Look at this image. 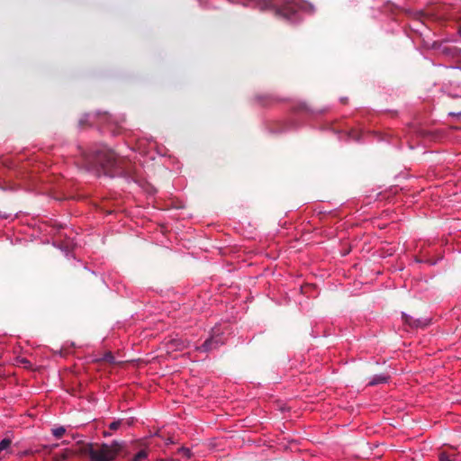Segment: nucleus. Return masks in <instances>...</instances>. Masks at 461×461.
<instances>
[{"instance_id":"obj_1","label":"nucleus","mask_w":461,"mask_h":461,"mask_svg":"<svg viewBox=\"0 0 461 461\" xmlns=\"http://www.w3.org/2000/svg\"><path fill=\"white\" fill-rule=\"evenodd\" d=\"M87 163L92 167H102L105 174L114 176L122 169L121 160L116 154L106 146L97 147L86 155Z\"/></svg>"},{"instance_id":"obj_2","label":"nucleus","mask_w":461,"mask_h":461,"mask_svg":"<svg viewBox=\"0 0 461 461\" xmlns=\"http://www.w3.org/2000/svg\"><path fill=\"white\" fill-rule=\"evenodd\" d=\"M121 450L122 445L114 441L111 445L102 444L97 447L87 444L80 448V453L87 456L89 461H114Z\"/></svg>"},{"instance_id":"obj_3","label":"nucleus","mask_w":461,"mask_h":461,"mask_svg":"<svg viewBox=\"0 0 461 461\" xmlns=\"http://www.w3.org/2000/svg\"><path fill=\"white\" fill-rule=\"evenodd\" d=\"M223 344V340L219 334H216V331L213 330V334L207 339L203 345L197 348L198 350L203 352H209L212 349L217 348L220 345Z\"/></svg>"},{"instance_id":"obj_4","label":"nucleus","mask_w":461,"mask_h":461,"mask_svg":"<svg viewBox=\"0 0 461 461\" xmlns=\"http://www.w3.org/2000/svg\"><path fill=\"white\" fill-rule=\"evenodd\" d=\"M188 341L183 338L176 337L170 339L167 343L166 347L168 352L171 351H181L188 347Z\"/></svg>"},{"instance_id":"obj_5","label":"nucleus","mask_w":461,"mask_h":461,"mask_svg":"<svg viewBox=\"0 0 461 461\" xmlns=\"http://www.w3.org/2000/svg\"><path fill=\"white\" fill-rule=\"evenodd\" d=\"M402 320L406 324L413 328H424L429 323L428 319H413L405 313H402Z\"/></svg>"},{"instance_id":"obj_6","label":"nucleus","mask_w":461,"mask_h":461,"mask_svg":"<svg viewBox=\"0 0 461 461\" xmlns=\"http://www.w3.org/2000/svg\"><path fill=\"white\" fill-rule=\"evenodd\" d=\"M440 52L446 57L461 61V50L456 47L440 46Z\"/></svg>"},{"instance_id":"obj_7","label":"nucleus","mask_w":461,"mask_h":461,"mask_svg":"<svg viewBox=\"0 0 461 461\" xmlns=\"http://www.w3.org/2000/svg\"><path fill=\"white\" fill-rule=\"evenodd\" d=\"M389 377L385 375H375L373 377H371L370 381L368 382L369 386L377 385L379 384H384L388 381Z\"/></svg>"},{"instance_id":"obj_8","label":"nucleus","mask_w":461,"mask_h":461,"mask_svg":"<svg viewBox=\"0 0 461 461\" xmlns=\"http://www.w3.org/2000/svg\"><path fill=\"white\" fill-rule=\"evenodd\" d=\"M75 453L76 452L71 449H65L61 453L55 454L54 459H55V461H65L68 458H69L70 456H72L73 455H75Z\"/></svg>"},{"instance_id":"obj_9","label":"nucleus","mask_w":461,"mask_h":461,"mask_svg":"<svg viewBox=\"0 0 461 461\" xmlns=\"http://www.w3.org/2000/svg\"><path fill=\"white\" fill-rule=\"evenodd\" d=\"M12 440L8 438H5L0 441V455L5 456L4 452L8 453L11 449Z\"/></svg>"},{"instance_id":"obj_10","label":"nucleus","mask_w":461,"mask_h":461,"mask_svg":"<svg viewBox=\"0 0 461 461\" xmlns=\"http://www.w3.org/2000/svg\"><path fill=\"white\" fill-rule=\"evenodd\" d=\"M149 452L147 449H141L133 456L131 461H146L148 459Z\"/></svg>"},{"instance_id":"obj_11","label":"nucleus","mask_w":461,"mask_h":461,"mask_svg":"<svg viewBox=\"0 0 461 461\" xmlns=\"http://www.w3.org/2000/svg\"><path fill=\"white\" fill-rule=\"evenodd\" d=\"M51 433L52 435L56 438H60L63 437V435L66 433V429L62 426L60 427H57V428H53L51 429Z\"/></svg>"},{"instance_id":"obj_12","label":"nucleus","mask_w":461,"mask_h":461,"mask_svg":"<svg viewBox=\"0 0 461 461\" xmlns=\"http://www.w3.org/2000/svg\"><path fill=\"white\" fill-rule=\"evenodd\" d=\"M178 454L182 456L185 460L191 457V450L189 448L181 447L178 449Z\"/></svg>"},{"instance_id":"obj_13","label":"nucleus","mask_w":461,"mask_h":461,"mask_svg":"<svg viewBox=\"0 0 461 461\" xmlns=\"http://www.w3.org/2000/svg\"><path fill=\"white\" fill-rule=\"evenodd\" d=\"M103 360L107 362V363H110V364H115V358L113 357V355L111 353V352H107L104 355V357H103Z\"/></svg>"},{"instance_id":"obj_14","label":"nucleus","mask_w":461,"mask_h":461,"mask_svg":"<svg viewBox=\"0 0 461 461\" xmlns=\"http://www.w3.org/2000/svg\"><path fill=\"white\" fill-rule=\"evenodd\" d=\"M121 426V421L120 420H116V421H113L110 423L109 425V429H112V430H116L120 428Z\"/></svg>"},{"instance_id":"obj_15","label":"nucleus","mask_w":461,"mask_h":461,"mask_svg":"<svg viewBox=\"0 0 461 461\" xmlns=\"http://www.w3.org/2000/svg\"><path fill=\"white\" fill-rule=\"evenodd\" d=\"M439 461H452L450 456L446 453H441L439 455Z\"/></svg>"},{"instance_id":"obj_16","label":"nucleus","mask_w":461,"mask_h":461,"mask_svg":"<svg viewBox=\"0 0 461 461\" xmlns=\"http://www.w3.org/2000/svg\"><path fill=\"white\" fill-rule=\"evenodd\" d=\"M350 137H351L352 139L357 140V137L356 133H355V132H353V131H352V132H350Z\"/></svg>"},{"instance_id":"obj_17","label":"nucleus","mask_w":461,"mask_h":461,"mask_svg":"<svg viewBox=\"0 0 461 461\" xmlns=\"http://www.w3.org/2000/svg\"><path fill=\"white\" fill-rule=\"evenodd\" d=\"M299 109L300 110H307V107L305 104H300Z\"/></svg>"},{"instance_id":"obj_18","label":"nucleus","mask_w":461,"mask_h":461,"mask_svg":"<svg viewBox=\"0 0 461 461\" xmlns=\"http://www.w3.org/2000/svg\"><path fill=\"white\" fill-rule=\"evenodd\" d=\"M157 461H175V460L168 458V459H158Z\"/></svg>"},{"instance_id":"obj_19","label":"nucleus","mask_w":461,"mask_h":461,"mask_svg":"<svg viewBox=\"0 0 461 461\" xmlns=\"http://www.w3.org/2000/svg\"><path fill=\"white\" fill-rule=\"evenodd\" d=\"M458 32L461 34V24L459 25Z\"/></svg>"},{"instance_id":"obj_20","label":"nucleus","mask_w":461,"mask_h":461,"mask_svg":"<svg viewBox=\"0 0 461 461\" xmlns=\"http://www.w3.org/2000/svg\"><path fill=\"white\" fill-rule=\"evenodd\" d=\"M3 458H5V456H1L0 455V460L3 459Z\"/></svg>"}]
</instances>
